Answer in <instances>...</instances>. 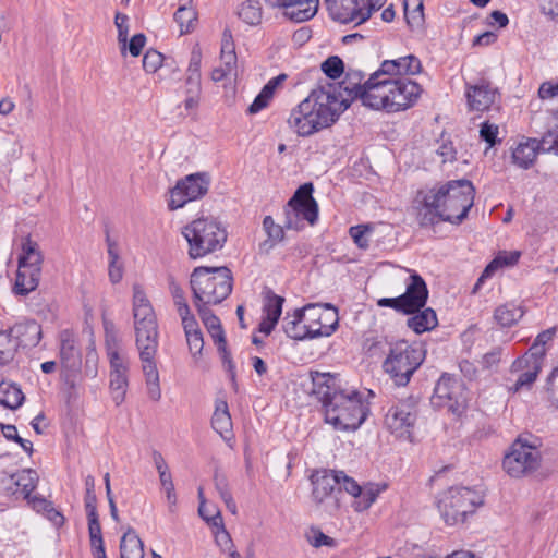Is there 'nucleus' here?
Segmentation results:
<instances>
[{
    "instance_id": "nucleus-51",
    "label": "nucleus",
    "mask_w": 558,
    "mask_h": 558,
    "mask_svg": "<svg viewBox=\"0 0 558 558\" xmlns=\"http://www.w3.org/2000/svg\"><path fill=\"white\" fill-rule=\"evenodd\" d=\"M557 327H551L541 332L526 353L543 361L546 354L545 344L554 339Z\"/></svg>"
},
{
    "instance_id": "nucleus-44",
    "label": "nucleus",
    "mask_w": 558,
    "mask_h": 558,
    "mask_svg": "<svg viewBox=\"0 0 558 558\" xmlns=\"http://www.w3.org/2000/svg\"><path fill=\"white\" fill-rule=\"evenodd\" d=\"M404 16L412 29H420L424 23L423 0H405Z\"/></svg>"
},
{
    "instance_id": "nucleus-49",
    "label": "nucleus",
    "mask_w": 558,
    "mask_h": 558,
    "mask_svg": "<svg viewBox=\"0 0 558 558\" xmlns=\"http://www.w3.org/2000/svg\"><path fill=\"white\" fill-rule=\"evenodd\" d=\"M128 386L129 375H109L110 395L117 405L124 401Z\"/></svg>"
},
{
    "instance_id": "nucleus-10",
    "label": "nucleus",
    "mask_w": 558,
    "mask_h": 558,
    "mask_svg": "<svg viewBox=\"0 0 558 558\" xmlns=\"http://www.w3.org/2000/svg\"><path fill=\"white\" fill-rule=\"evenodd\" d=\"M60 365L61 380L66 387L70 397H76L82 384V356L73 332H60Z\"/></svg>"
},
{
    "instance_id": "nucleus-11",
    "label": "nucleus",
    "mask_w": 558,
    "mask_h": 558,
    "mask_svg": "<svg viewBox=\"0 0 558 558\" xmlns=\"http://www.w3.org/2000/svg\"><path fill=\"white\" fill-rule=\"evenodd\" d=\"M541 454L536 447L518 438L505 454L502 468L511 477H522L534 472L539 465Z\"/></svg>"
},
{
    "instance_id": "nucleus-57",
    "label": "nucleus",
    "mask_w": 558,
    "mask_h": 558,
    "mask_svg": "<svg viewBox=\"0 0 558 558\" xmlns=\"http://www.w3.org/2000/svg\"><path fill=\"white\" fill-rule=\"evenodd\" d=\"M263 228L267 233L268 240L271 242L270 246L280 242L284 236L283 227L275 223L270 216L264 218Z\"/></svg>"
},
{
    "instance_id": "nucleus-45",
    "label": "nucleus",
    "mask_w": 558,
    "mask_h": 558,
    "mask_svg": "<svg viewBox=\"0 0 558 558\" xmlns=\"http://www.w3.org/2000/svg\"><path fill=\"white\" fill-rule=\"evenodd\" d=\"M238 15L246 24L257 25L263 19L262 4L257 0H246L240 5Z\"/></svg>"
},
{
    "instance_id": "nucleus-64",
    "label": "nucleus",
    "mask_w": 558,
    "mask_h": 558,
    "mask_svg": "<svg viewBox=\"0 0 558 558\" xmlns=\"http://www.w3.org/2000/svg\"><path fill=\"white\" fill-rule=\"evenodd\" d=\"M145 45L146 36L142 33L135 34L130 40L126 38V51H129L132 57H138Z\"/></svg>"
},
{
    "instance_id": "nucleus-19",
    "label": "nucleus",
    "mask_w": 558,
    "mask_h": 558,
    "mask_svg": "<svg viewBox=\"0 0 558 558\" xmlns=\"http://www.w3.org/2000/svg\"><path fill=\"white\" fill-rule=\"evenodd\" d=\"M304 308L305 322H308L310 328L315 330V338L328 337L335 332L339 322L336 307L330 304H307Z\"/></svg>"
},
{
    "instance_id": "nucleus-38",
    "label": "nucleus",
    "mask_w": 558,
    "mask_h": 558,
    "mask_svg": "<svg viewBox=\"0 0 558 558\" xmlns=\"http://www.w3.org/2000/svg\"><path fill=\"white\" fill-rule=\"evenodd\" d=\"M523 315L524 311L521 306L507 303L495 310L494 319L500 327H511L517 324Z\"/></svg>"
},
{
    "instance_id": "nucleus-22",
    "label": "nucleus",
    "mask_w": 558,
    "mask_h": 558,
    "mask_svg": "<svg viewBox=\"0 0 558 558\" xmlns=\"http://www.w3.org/2000/svg\"><path fill=\"white\" fill-rule=\"evenodd\" d=\"M403 304V313L410 314L424 307L428 296V290L423 278L413 272L407 282V289L400 295Z\"/></svg>"
},
{
    "instance_id": "nucleus-16",
    "label": "nucleus",
    "mask_w": 558,
    "mask_h": 558,
    "mask_svg": "<svg viewBox=\"0 0 558 558\" xmlns=\"http://www.w3.org/2000/svg\"><path fill=\"white\" fill-rule=\"evenodd\" d=\"M542 366L543 361L533 354L525 353L517 359L510 367V375L515 378L512 385H508V391L517 393L521 390H529L536 380ZM508 381H512V378H508Z\"/></svg>"
},
{
    "instance_id": "nucleus-5",
    "label": "nucleus",
    "mask_w": 558,
    "mask_h": 558,
    "mask_svg": "<svg viewBox=\"0 0 558 558\" xmlns=\"http://www.w3.org/2000/svg\"><path fill=\"white\" fill-rule=\"evenodd\" d=\"M423 88L416 82L409 78H385L377 80L366 99L368 107L387 112H398L413 107Z\"/></svg>"
},
{
    "instance_id": "nucleus-20",
    "label": "nucleus",
    "mask_w": 558,
    "mask_h": 558,
    "mask_svg": "<svg viewBox=\"0 0 558 558\" xmlns=\"http://www.w3.org/2000/svg\"><path fill=\"white\" fill-rule=\"evenodd\" d=\"M330 16L340 23L362 24L369 19L365 0H325Z\"/></svg>"
},
{
    "instance_id": "nucleus-12",
    "label": "nucleus",
    "mask_w": 558,
    "mask_h": 558,
    "mask_svg": "<svg viewBox=\"0 0 558 558\" xmlns=\"http://www.w3.org/2000/svg\"><path fill=\"white\" fill-rule=\"evenodd\" d=\"M210 177L205 172H197L179 180L170 191L169 208H182L186 203L203 197L209 189Z\"/></svg>"
},
{
    "instance_id": "nucleus-60",
    "label": "nucleus",
    "mask_w": 558,
    "mask_h": 558,
    "mask_svg": "<svg viewBox=\"0 0 558 558\" xmlns=\"http://www.w3.org/2000/svg\"><path fill=\"white\" fill-rule=\"evenodd\" d=\"M499 128L488 121L483 122L480 129V137L488 144V148L493 147L498 140Z\"/></svg>"
},
{
    "instance_id": "nucleus-9",
    "label": "nucleus",
    "mask_w": 558,
    "mask_h": 558,
    "mask_svg": "<svg viewBox=\"0 0 558 558\" xmlns=\"http://www.w3.org/2000/svg\"><path fill=\"white\" fill-rule=\"evenodd\" d=\"M425 359L421 345L398 341L391 345L383 367L397 386H405Z\"/></svg>"
},
{
    "instance_id": "nucleus-17",
    "label": "nucleus",
    "mask_w": 558,
    "mask_h": 558,
    "mask_svg": "<svg viewBox=\"0 0 558 558\" xmlns=\"http://www.w3.org/2000/svg\"><path fill=\"white\" fill-rule=\"evenodd\" d=\"M374 73L364 81V74L359 70L349 69L345 72V78L339 84L336 88L337 98L340 100H345V109L349 108L352 100L360 98L363 105L368 107V101L366 96L371 90V86L377 82L373 81Z\"/></svg>"
},
{
    "instance_id": "nucleus-3",
    "label": "nucleus",
    "mask_w": 558,
    "mask_h": 558,
    "mask_svg": "<svg viewBox=\"0 0 558 558\" xmlns=\"http://www.w3.org/2000/svg\"><path fill=\"white\" fill-rule=\"evenodd\" d=\"M133 319L135 342L145 376L147 395L150 400L159 401L161 389L156 364L158 350V325L154 308L140 286L133 288Z\"/></svg>"
},
{
    "instance_id": "nucleus-28",
    "label": "nucleus",
    "mask_w": 558,
    "mask_h": 558,
    "mask_svg": "<svg viewBox=\"0 0 558 558\" xmlns=\"http://www.w3.org/2000/svg\"><path fill=\"white\" fill-rule=\"evenodd\" d=\"M534 120L544 123V132L541 138L543 151H554L558 155V109L536 116Z\"/></svg>"
},
{
    "instance_id": "nucleus-41",
    "label": "nucleus",
    "mask_w": 558,
    "mask_h": 558,
    "mask_svg": "<svg viewBox=\"0 0 558 558\" xmlns=\"http://www.w3.org/2000/svg\"><path fill=\"white\" fill-rule=\"evenodd\" d=\"M24 401V393L12 383H0V404L9 409H17Z\"/></svg>"
},
{
    "instance_id": "nucleus-40",
    "label": "nucleus",
    "mask_w": 558,
    "mask_h": 558,
    "mask_svg": "<svg viewBox=\"0 0 558 558\" xmlns=\"http://www.w3.org/2000/svg\"><path fill=\"white\" fill-rule=\"evenodd\" d=\"M184 108L194 111L198 108L202 97V78L185 77L184 81Z\"/></svg>"
},
{
    "instance_id": "nucleus-24",
    "label": "nucleus",
    "mask_w": 558,
    "mask_h": 558,
    "mask_svg": "<svg viewBox=\"0 0 558 558\" xmlns=\"http://www.w3.org/2000/svg\"><path fill=\"white\" fill-rule=\"evenodd\" d=\"M266 3L284 8V15L299 23L312 19L318 8V0H266Z\"/></svg>"
},
{
    "instance_id": "nucleus-21",
    "label": "nucleus",
    "mask_w": 558,
    "mask_h": 558,
    "mask_svg": "<svg viewBox=\"0 0 558 558\" xmlns=\"http://www.w3.org/2000/svg\"><path fill=\"white\" fill-rule=\"evenodd\" d=\"M422 63L414 54H408L393 60H385L380 68L374 72L373 81L385 78H400L399 76L421 73Z\"/></svg>"
},
{
    "instance_id": "nucleus-46",
    "label": "nucleus",
    "mask_w": 558,
    "mask_h": 558,
    "mask_svg": "<svg viewBox=\"0 0 558 558\" xmlns=\"http://www.w3.org/2000/svg\"><path fill=\"white\" fill-rule=\"evenodd\" d=\"M520 258V252H500L490 264L485 268L478 281H482L486 277H490L495 270L502 266H513Z\"/></svg>"
},
{
    "instance_id": "nucleus-61",
    "label": "nucleus",
    "mask_w": 558,
    "mask_h": 558,
    "mask_svg": "<svg viewBox=\"0 0 558 558\" xmlns=\"http://www.w3.org/2000/svg\"><path fill=\"white\" fill-rule=\"evenodd\" d=\"M369 231H371L369 226L359 225V226L351 227L349 230V233H350L351 238L353 239L354 243L360 248L365 250L368 247V239L366 235H367V233H369Z\"/></svg>"
},
{
    "instance_id": "nucleus-54",
    "label": "nucleus",
    "mask_w": 558,
    "mask_h": 558,
    "mask_svg": "<svg viewBox=\"0 0 558 558\" xmlns=\"http://www.w3.org/2000/svg\"><path fill=\"white\" fill-rule=\"evenodd\" d=\"M114 25L118 29V44L122 56L126 54V38L129 36V16L124 13L117 12L114 16Z\"/></svg>"
},
{
    "instance_id": "nucleus-55",
    "label": "nucleus",
    "mask_w": 558,
    "mask_h": 558,
    "mask_svg": "<svg viewBox=\"0 0 558 558\" xmlns=\"http://www.w3.org/2000/svg\"><path fill=\"white\" fill-rule=\"evenodd\" d=\"M105 345L107 355L124 352L119 335L114 326L110 323H105Z\"/></svg>"
},
{
    "instance_id": "nucleus-25",
    "label": "nucleus",
    "mask_w": 558,
    "mask_h": 558,
    "mask_svg": "<svg viewBox=\"0 0 558 558\" xmlns=\"http://www.w3.org/2000/svg\"><path fill=\"white\" fill-rule=\"evenodd\" d=\"M305 308H296L292 314L287 313L283 318V331L294 340L314 339V331L310 328V323L305 322Z\"/></svg>"
},
{
    "instance_id": "nucleus-62",
    "label": "nucleus",
    "mask_w": 558,
    "mask_h": 558,
    "mask_svg": "<svg viewBox=\"0 0 558 558\" xmlns=\"http://www.w3.org/2000/svg\"><path fill=\"white\" fill-rule=\"evenodd\" d=\"M201 64H202V52L199 48H194L191 52L189 66L186 69V77H199L201 74Z\"/></svg>"
},
{
    "instance_id": "nucleus-32",
    "label": "nucleus",
    "mask_w": 558,
    "mask_h": 558,
    "mask_svg": "<svg viewBox=\"0 0 558 558\" xmlns=\"http://www.w3.org/2000/svg\"><path fill=\"white\" fill-rule=\"evenodd\" d=\"M43 263L44 255L39 244L29 236L23 239L17 266L41 270Z\"/></svg>"
},
{
    "instance_id": "nucleus-18",
    "label": "nucleus",
    "mask_w": 558,
    "mask_h": 558,
    "mask_svg": "<svg viewBox=\"0 0 558 558\" xmlns=\"http://www.w3.org/2000/svg\"><path fill=\"white\" fill-rule=\"evenodd\" d=\"M340 474L337 471L319 470L315 471L312 476L313 500L317 505L326 504V509L332 511L338 508V498L336 496V487L339 484Z\"/></svg>"
},
{
    "instance_id": "nucleus-26",
    "label": "nucleus",
    "mask_w": 558,
    "mask_h": 558,
    "mask_svg": "<svg viewBox=\"0 0 558 558\" xmlns=\"http://www.w3.org/2000/svg\"><path fill=\"white\" fill-rule=\"evenodd\" d=\"M284 298L277 295L271 290L265 292V301L263 307V319L259 324V331L268 336L277 325L281 313Z\"/></svg>"
},
{
    "instance_id": "nucleus-36",
    "label": "nucleus",
    "mask_w": 558,
    "mask_h": 558,
    "mask_svg": "<svg viewBox=\"0 0 558 558\" xmlns=\"http://www.w3.org/2000/svg\"><path fill=\"white\" fill-rule=\"evenodd\" d=\"M174 21L178 23L180 27V34H189L193 32L197 24V12L192 4V1H189L178 8L174 13Z\"/></svg>"
},
{
    "instance_id": "nucleus-47",
    "label": "nucleus",
    "mask_w": 558,
    "mask_h": 558,
    "mask_svg": "<svg viewBox=\"0 0 558 558\" xmlns=\"http://www.w3.org/2000/svg\"><path fill=\"white\" fill-rule=\"evenodd\" d=\"M385 488L386 486H380L378 484H367L366 486L361 487V494L357 495L359 500L355 502V509L357 511L368 509Z\"/></svg>"
},
{
    "instance_id": "nucleus-27",
    "label": "nucleus",
    "mask_w": 558,
    "mask_h": 558,
    "mask_svg": "<svg viewBox=\"0 0 558 558\" xmlns=\"http://www.w3.org/2000/svg\"><path fill=\"white\" fill-rule=\"evenodd\" d=\"M541 150H543L542 140L523 138L512 149V162L521 169H529L534 165Z\"/></svg>"
},
{
    "instance_id": "nucleus-42",
    "label": "nucleus",
    "mask_w": 558,
    "mask_h": 558,
    "mask_svg": "<svg viewBox=\"0 0 558 558\" xmlns=\"http://www.w3.org/2000/svg\"><path fill=\"white\" fill-rule=\"evenodd\" d=\"M437 316L434 310L425 308L408 320V326L416 333H423L437 326Z\"/></svg>"
},
{
    "instance_id": "nucleus-4",
    "label": "nucleus",
    "mask_w": 558,
    "mask_h": 558,
    "mask_svg": "<svg viewBox=\"0 0 558 558\" xmlns=\"http://www.w3.org/2000/svg\"><path fill=\"white\" fill-rule=\"evenodd\" d=\"M344 102L332 85L314 89L291 111L288 124L298 135L310 136L332 125L345 110Z\"/></svg>"
},
{
    "instance_id": "nucleus-7",
    "label": "nucleus",
    "mask_w": 558,
    "mask_h": 558,
    "mask_svg": "<svg viewBox=\"0 0 558 558\" xmlns=\"http://www.w3.org/2000/svg\"><path fill=\"white\" fill-rule=\"evenodd\" d=\"M182 235L189 244L187 254L192 259L203 258L220 251L227 241L225 227L215 218L202 217L183 227Z\"/></svg>"
},
{
    "instance_id": "nucleus-15",
    "label": "nucleus",
    "mask_w": 558,
    "mask_h": 558,
    "mask_svg": "<svg viewBox=\"0 0 558 558\" xmlns=\"http://www.w3.org/2000/svg\"><path fill=\"white\" fill-rule=\"evenodd\" d=\"M313 190L312 183H305L296 190L293 197L289 201L286 222V227L288 229L298 228V226L292 221V215L294 217L302 216L311 225L316 222L318 217V205L312 196Z\"/></svg>"
},
{
    "instance_id": "nucleus-33",
    "label": "nucleus",
    "mask_w": 558,
    "mask_h": 558,
    "mask_svg": "<svg viewBox=\"0 0 558 558\" xmlns=\"http://www.w3.org/2000/svg\"><path fill=\"white\" fill-rule=\"evenodd\" d=\"M10 332L14 335L23 347H35L41 339V327L35 320L17 323Z\"/></svg>"
},
{
    "instance_id": "nucleus-30",
    "label": "nucleus",
    "mask_w": 558,
    "mask_h": 558,
    "mask_svg": "<svg viewBox=\"0 0 558 558\" xmlns=\"http://www.w3.org/2000/svg\"><path fill=\"white\" fill-rule=\"evenodd\" d=\"M220 65L226 70L228 74L233 75V81L238 80L239 65L238 57L235 53V46L230 28H225L221 37L220 48Z\"/></svg>"
},
{
    "instance_id": "nucleus-53",
    "label": "nucleus",
    "mask_w": 558,
    "mask_h": 558,
    "mask_svg": "<svg viewBox=\"0 0 558 558\" xmlns=\"http://www.w3.org/2000/svg\"><path fill=\"white\" fill-rule=\"evenodd\" d=\"M107 357L110 365L109 375H129L130 361L125 352L111 353Z\"/></svg>"
},
{
    "instance_id": "nucleus-63",
    "label": "nucleus",
    "mask_w": 558,
    "mask_h": 558,
    "mask_svg": "<svg viewBox=\"0 0 558 558\" xmlns=\"http://www.w3.org/2000/svg\"><path fill=\"white\" fill-rule=\"evenodd\" d=\"M337 473L340 474L339 484H337L338 492H340L341 488H344L347 493L357 497V495L361 494V486L352 477L345 475L344 472L337 471Z\"/></svg>"
},
{
    "instance_id": "nucleus-52",
    "label": "nucleus",
    "mask_w": 558,
    "mask_h": 558,
    "mask_svg": "<svg viewBox=\"0 0 558 558\" xmlns=\"http://www.w3.org/2000/svg\"><path fill=\"white\" fill-rule=\"evenodd\" d=\"M322 72L331 80H338L344 74V63L338 56H330L320 63Z\"/></svg>"
},
{
    "instance_id": "nucleus-43",
    "label": "nucleus",
    "mask_w": 558,
    "mask_h": 558,
    "mask_svg": "<svg viewBox=\"0 0 558 558\" xmlns=\"http://www.w3.org/2000/svg\"><path fill=\"white\" fill-rule=\"evenodd\" d=\"M17 494H23L24 498H29L32 492L38 483V474L32 469H24L15 473Z\"/></svg>"
},
{
    "instance_id": "nucleus-34",
    "label": "nucleus",
    "mask_w": 558,
    "mask_h": 558,
    "mask_svg": "<svg viewBox=\"0 0 558 558\" xmlns=\"http://www.w3.org/2000/svg\"><path fill=\"white\" fill-rule=\"evenodd\" d=\"M213 428L223 438L228 439L232 432V421L228 404L225 400H217L215 412L211 417Z\"/></svg>"
},
{
    "instance_id": "nucleus-39",
    "label": "nucleus",
    "mask_w": 558,
    "mask_h": 558,
    "mask_svg": "<svg viewBox=\"0 0 558 558\" xmlns=\"http://www.w3.org/2000/svg\"><path fill=\"white\" fill-rule=\"evenodd\" d=\"M284 74L271 78L260 90L253 104L248 107V112L254 114L267 107L269 100L272 98L275 89L286 80Z\"/></svg>"
},
{
    "instance_id": "nucleus-58",
    "label": "nucleus",
    "mask_w": 558,
    "mask_h": 558,
    "mask_svg": "<svg viewBox=\"0 0 558 558\" xmlns=\"http://www.w3.org/2000/svg\"><path fill=\"white\" fill-rule=\"evenodd\" d=\"M162 61H163V56L159 51H157L155 49H149L144 54L143 69L147 73H151V74L156 73L162 65Z\"/></svg>"
},
{
    "instance_id": "nucleus-50",
    "label": "nucleus",
    "mask_w": 558,
    "mask_h": 558,
    "mask_svg": "<svg viewBox=\"0 0 558 558\" xmlns=\"http://www.w3.org/2000/svg\"><path fill=\"white\" fill-rule=\"evenodd\" d=\"M16 343L10 330H0V366L10 363L14 359Z\"/></svg>"
},
{
    "instance_id": "nucleus-48",
    "label": "nucleus",
    "mask_w": 558,
    "mask_h": 558,
    "mask_svg": "<svg viewBox=\"0 0 558 558\" xmlns=\"http://www.w3.org/2000/svg\"><path fill=\"white\" fill-rule=\"evenodd\" d=\"M169 289H170V293L173 298V302H174V305L179 313V316L181 317V320H184V318L194 317V315L191 313L190 306L185 300L184 291L178 284V282H175V280L173 278H171L169 280Z\"/></svg>"
},
{
    "instance_id": "nucleus-23",
    "label": "nucleus",
    "mask_w": 558,
    "mask_h": 558,
    "mask_svg": "<svg viewBox=\"0 0 558 558\" xmlns=\"http://www.w3.org/2000/svg\"><path fill=\"white\" fill-rule=\"evenodd\" d=\"M465 98L471 111L484 112L488 110L497 98V89L488 82L481 80L478 83L466 85Z\"/></svg>"
},
{
    "instance_id": "nucleus-8",
    "label": "nucleus",
    "mask_w": 558,
    "mask_h": 558,
    "mask_svg": "<svg viewBox=\"0 0 558 558\" xmlns=\"http://www.w3.org/2000/svg\"><path fill=\"white\" fill-rule=\"evenodd\" d=\"M483 505V496L469 487L456 486L442 492L437 499L438 511L448 525L463 523Z\"/></svg>"
},
{
    "instance_id": "nucleus-6",
    "label": "nucleus",
    "mask_w": 558,
    "mask_h": 558,
    "mask_svg": "<svg viewBox=\"0 0 558 558\" xmlns=\"http://www.w3.org/2000/svg\"><path fill=\"white\" fill-rule=\"evenodd\" d=\"M193 303L217 305L232 291V275L227 267H196L190 280Z\"/></svg>"
},
{
    "instance_id": "nucleus-59",
    "label": "nucleus",
    "mask_w": 558,
    "mask_h": 558,
    "mask_svg": "<svg viewBox=\"0 0 558 558\" xmlns=\"http://www.w3.org/2000/svg\"><path fill=\"white\" fill-rule=\"evenodd\" d=\"M199 515L210 525L221 526L222 525V517L218 510L214 507H208L205 500H202L198 508Z\"/></svg>"
},
{
    "instance_id": "nucleus-29",
    "label": "nucleus",
    "mask_w": 558,
    "mask_h": 558,
    "mask_svg": "<svg viewBox=\"0 0 558 558\" xmlns=\"http://www.w3.org/2000/svg\"><path fill=\"white\" fill-rule=\"evenodd\" d=\"M198 315L201 316L205 327L207 328L208 332L210 333L215 344L218 347V350L222 352L223 354L227 353L226 347V338L225 332L222 330L221 324L219 318L211 313L209 310L210 304H194Z\"/></svg>"
},
{
    "instance_id": "nucleus-13",
    "label": "nucleus",
    "mask_w": 558,
    "mask_h": 558,
    "mask_svg": "<svg viewBox=\"0 0 558 558\" xmlns=\"http://www.w3.org/2000/svg\"><path fill=\"white\" fill-rule=\"evenodd\" d=\"M432 402L436 407L460 414L468 402L463 384L449 375H442L435 386Z\"/></svg>"
},
{
    "instance_id": "nucleus-35",
    "label": "nucleus",
    "mask_w": 558,
    "mask_h": 558,
    "mask_svg": "<svg viewBox=\"0 0 558 558\" xmlns=\"http://www.w3.org/2000/svg\"><path fill=\"white\" fill-rule=\"evenodd\" d=\"M121 558H144V545L136 532L129 529L121 538Z\"/></svg>"
},
{
    "instance_id": "nucleus-1",
    "label": "nucleus",
    "mask_w": 558,
    "mask_h": 558,
    "mask_svg": "<svg viewBox=\"0 0 558 558\" xmlns=\"http://www.w3.org/2000/svg\"><path fill=\"white\" fill-rule=\"evenodd\" d=\"M313 392L322 401L326 423L337 430H355L365 421L368 407L362 393L328 373L312 375Z\"/></svg>"
},
{
    "instance_id": "nucleus-56",
    "label": "nucleus",
    "mask_w": 558,
    "mask_h": 558,
    "mask_svg": "<svg viewBox=\"0 0 558 558\" xmlns=\"http://www.w3.org/2000/svg\"><path fill=\"white\" fill-rule=\"evenodd\" d=\"M84 374L88 378H96L98 375V353L94 341H90L86 350Z\"/></svg>"
},
{
    "instance_id": "nucleus-2",
    "label": "nucleus",
    "mask_w": 558,
    "mask_h": 558,
    "mask_svg": "<svg viewBox=\"0 0 558 558\" xmlns=\"http://www.w3.org/2000/svg\"><path fill=\"white\" fill-rule=\"evenodd\" d=\"M475 189L469 180H454L420 191L415 198L417 219L427 227L447 221L461 223L474 203Z\"/></svg>"
},
{
    "instance_id": "nucleus-31",
    "label": "nucleus",
    "mask_w": 558,
    "mask_h": 558,
    "mask_svg": "<svg viewBox=\"0 0 558 558\" xmlns=\"http://www.w3.org/2000/svg\"><path fill=\"white\" fill-rule=\"evenodd\" d=\"M41 270L17 266L13 292L25 296L35 291L39 284Z\"/></svg>"
},
{
    "instance_id": "nucleus-37",
    "label": "nucleus",
    "mask_w": 558,
    "mask_h": 558,
    "mask_svg": "<svg viewBox=\"0 0 558 558\" xmlns=\"http://www.w3.org/2000/svg\"><path fill=\"white\" fill-rule=\"evenodd\" d=\"M182 326L185 332L190 352L196 356L202 352L204 347L203 335L198 323L196 322L195 317L184 318V320H182Z\"/></svg>"
},
{
    "instance_id": "nucleus-14",
    "label": "nucleus",
    "mask_w": 558,
    "mask_h": 558,
    "mask_svg": "<svg viewBox=\"0 0 558 558\" xmlns=\"http://www.w3.org/2000/svg\"><path fill=\"white\" fill-rule=\"evenodd\" d=\"M417 418V405L413 398L392 405L385 417V426L398 438L410 439Z\"/></svg>"
}]
</instances>
